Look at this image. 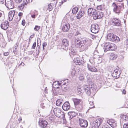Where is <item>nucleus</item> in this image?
Listing matches in <instances>:
<instances>
[{
    "instance_id": "nucleus-16",
    "label": "nucleus",
    "mask_w": 128,
    "mask_h": 128,
    "mask_svg": "<svg viewBox=\"0 0 128 128\" xmlns=\"http://www.w3.org/2000/svg\"><path fill=\"white\" fill-rule=\"evenodd\" d=\"M70 106L69 103L68 102H66L64 103L62 105V108L65 111H67L70 108Z\"/></svg>"
},
{
    "instance_id": "nucleus-24",
    "label": "nucleus",
    "mask_w": 128,
    "mask_h": 128,
    "mask_svg": "<svg viewBox=\"0 0 128 128\" xmlns=\"http://www.w3.org/2000/svg\"><path fill=\"white\" fill-rule=\"evenodd\" d=\"M84 11L80 10L78 13L76 18L78 19H79L82 16L84 15Z\"/></svg>"
},
{
    "instance_id": "nucleus-20",
    "label": "nucleus",
    "mask_w": 128,
    "mask_h": 128,
    "mask_svg": "<svg viewBox=\"0 0 128 128\" xmlns=\"http://www.w3.org/2000/svg\"><path fill=\"white\" fill-rule=\"evenodd\" d=\"M8 22L7 21L3 22L0 25L1 28L4 30H6L8 28Z\"/></svg>"
},
{
    "instance_id": "nucleus-7",
    "label": "nucleus",
    "mask_w": 128,
    "mask_h": 128,
    "mask_svg": "<svg viewBox=\"0 0 128 128\" xmlns=\"http://www.w3.org/2000/svg\"><path fill=\"white\" fill-rule=\"evenodd\" d=\"M94 13L92 14V16L93 19L95 20L101 18L103 16V13L102 12L97 11L96 10Z\"/></svg>"
},
{
    "instance_id": "nucleus-51",
    "label": "nucleus",
    "mask_w": 128,
    "mask_h": 128,
    "mask_svg": "<svg viewBox=\"0 0 128 128\" xmlns=\"http://www.w3.org/2000/svg\"><path fill=\"white\" fill-rule=\"evenodd\" d=\"M126 47H128V39H127L126 40Z\"/></svg>"
},
{
    "instance_id": "nucleus-57",
    "label": "nucleus",
    "mask_w": 128,
    "mask_h": 128,
    "mask_svg": "<svg viewBox=\"0 0 128 128\" xmlns=\"http://www.w3.org/2000/svg\"><path fill=\"white\" fill-rule=\"evenodd\" d=\"M34 36V34L33 36H32V35H31L30 37V39H29V40H31L32 38H33V36Z\"/></svg>"
},
{
    "instance_id": "nucleus-14",
    "label": "nucleus",
    "mask_w": 128,
    "mask_h": 128,
    "mask_svg": "<svg viewBox=\"0 0 128 128\" xmlns=\"http://www.w3.org/2000/svg\"><path fill=\"white\" fill-rule=\"evenodd\" d=\"M90 64H88L87 67L89 70L90 71L93 72H97V69L94 66L92 65V62L90 60Z\"/></svg>"
},
{
    "instance_id": "nucleus-26",
    "label": "nucleus",
    "mask_w": 128,
    "mask_h": 128,
    "mask_svg": "<svg viewBox=\"0 0 128 128\" xmlns=\"http://www.w3.org/2000/svg\"><path fill=\"white\" fill-rule=\"evenodd\" d=\"M75 107L78 111H81L83 108L82 102L75 106Z\"/></svg>"
},
{
    "instance_id": "nucleus-6",
    "label": "nucleus",
    "mask_w": 128,
    "mask_h": 128,
    "mask_svg": "<svg viewBox=\"0 0 128 128\" xmlns=\"http://www.w3.org/2000/svg\"><path fill=\"white\" fill-rule=\"evenodd\" d=\"M68 80L67 79V80H66L64 81H61V82L59 83L58 82H53V86H60L62 85V88L63 87L64 88L63 89V90L65 91V87H64V86L66 85V86L68 85L69 83L68 82Z\"/></svg>"
},
{
    "instance_id": "nucleus-37",
    "label": "nucleus",
    "mask_w": 128,
    "mask_h": 128,
    "mask_svg": "<svg viewBox=\"0 0 128 128\" xmlns=\"http://www.w3.org/2000/svg\"><path fill=\"white\" fill-rule=\"evenodd\" d=\"M102 56L100 55V56H99L98 55L97 57L98 58V60L100 61V62H102Z\"/></svg>"
},
{
    "instance_id": "nucleus-62",
    "label": "nucleus",
    "mask_w": 128,
    "mask_h": 128,
    "mask_svg": "<svg viewBox=\"0 0 128 128\" xmlns=\"http://www.w3.org/2000/svg\"><path fill=\"white\" fill-rule=\"evenodd\" d=\"M35 14H36V15H38V12L37 11H36L35 12Z\"/></svg>"
},
{
    "instance_id": "nucleus-4",
    "label": "nucleus",
    "mask_w": 128,
    "mask_h": 128,
    "mask_svg": "<svg viewBox=\"0 0 128 128\" xmlns=\"http://www.w3.org/2000/svg\"><path fill=\"white\" fill-rule=\"evenodd\" d=\"M54 112L55 115L58 118H62L64 116V113L62 112L59 108H54Z\"/></svg>"
},
{
    "instance_id": "nucleus-48",
    "label": "nucleus",
    "mask_w": 128,
    "mask_h": 128,
    "mask_svg": "<svg viewBox=\"0 0 128 128\" xmlns=\"http://www.w3.org/2000/svg\"><path fill=\"white\" fill-rule=\"evenodd\" d=\"M94 106V103L92 102V105H90V108H93Z\"/></svg>"
},
{
    "instance_id": "nucleus-19",
    "label": "nucleus",
    "mask_w": 128,
    "mask_h": 128,
    "mask_svg": "<svg viewBox=\"0 0 128 128\" xmlns=\"http://www.w3.org/2000/svg\"><path fill=\"white\" fill-rule=\"evenodd\" d=\"M62 48L64 49V47L66 48L69 45V42L68 40L66 39H64L62 41Z\"/></svg>"
},
{
    "instance_id": "nucleus-5",
    "label": "nucleus",
    "mask_w": 128,
    "mask_h": 128,
    "mask_svg": "<svg viewBox=\"0 0 128 128\" xmlns=\"http://www.w3.org/2000/svg\"><path fill=\"white\" fill-rule=\"evenodd\" d=\"M110 24L113 26H119L121 24V22L116 18H112L110 22Z\"/></svg>"
},
{
    "instance_id": "nucleus-46",
    "label": "nucleus",
    "mask_w": 128,
    "mask_h": 128,
    "mask_svg": "<svg viewBox=\"0 0 128 128\" xmlns=\"http://www.w3.org/2000/svg\"><path fill=\"white\" fill-rule=\"evenodd\" d=\"M26 24L25 21L24 20H23L22 22V24L23 26H24Z\"/></svg>"
},
{
    "instance_id": "nucleus-64",
    "label": "nucleus",
    "mask_w": 128,
    "mask_h": 128,
    "mask_svg": "<svg viewBox=\"0 0 128 128\" xmlns=\"http://www.w3.org/2000/svg\"><path fill=\"white\" fill-rule=\"evenodd\" d=\"M66 1H67V0H64L63 1H64V2H66Z\"/></svg>"
},
{
    "instance_id": "nucleus-54",
    "label": "nucleus",
    "mask_w": 128,
    "mask_h": 128,
    "mask_svg": "<svg viewBox=\"0 0 128 128\" xmlns=\"http://www.w3.org/2000/svg\"><path fill=\"white\" fill-rule=\"evenodd\" d=\"M33 51H30L28 52V53L30 54L31 55L33 53Z\"/></svg>"
},
{
    "instance_id": "nucleus-43",
    "label": "nucleus",
    "mask_w": 128,
    "mask_h": 128,
    "mask_svg": "<svg viewBox=\"0 0 128 128\" xmlns=\"http://www.w3.org/2000/svg\"><path fill=\"white\" fill-rule=\"evenodd\" d=\"M36 46V42H34L32 46V48L33 49H34L35 48Z\"/></svg>"
},
{
    "instance_id": "nucleus-17",
    "label": "nucleus",
    "mask_w": 128,
    "mask_h": 128,
    "mask_svg": "<svg viewBox=\"0 0 128 128\" xmlns=\"http://www.w3.org/2000/svg\"><path fill=\"white\" fill-rule=\"evenodd\" d=\"M121 74L120 71L118 70H114L112 73V75L115 78H119Z\"/></svg>"
},
{
    "instance_id": "nucleus-35",
    "label": "nucleus",
    "mask_w": 128,
    "mask_h": 128,
    "mask_svg": "<svg viewBox=\"0 0 128 128\" xmlns=\"http://www.w3.org/2000/svg\"><path fill=\"white\" fill-rule=\"evenodd\" d=\"M76 71L74 70H72L71 71V75L73 76L75 75Z\"/></svg>"
},
{
    "instance_id": "nucleus-2",
    "label": "nucleus",
    "mask_w": 128,
    "mask_h": 128,
    "mask_svg": "<svg viewBox=\"0 0 128 128\" xmlns=\"http://www.w3.org/2000/svg\"><path fill=\"white\" fill-rule=\"evenodd\" d=\"M104 46V52L108 50H114L117 48L115 44L109 42L105 43Z\"/></svg>"
},
{
    "instance_id": "nucleus-58",
    "label": "nucleus",
    "mask_w": 128,
    "mask_h": 128,
    "mask_svg": "<svg viewBox=\"0 0 128 128\" xmlns=\"http://www.w3.org/2000/svg\"><path fill=\"white\" fill-rule=\"evenodd\" d=\"M2 16H3L2 13L0 12V18Z\"/></svg>"
},
{
    "instance_id": "nucleus-8",
    "label": "nucleus",
    "mask_w": 128,
    "mask_h": 128,
    "mask_svg": "<svg viewBox=\"0 0 128 128\" xmlns=\"http://www.w3.org/2000/svg\"><path fill=\"white\" fill-rule=\"evenodd\" d=\"M92 87L88 88L87 85H85L84 86V90L86 92L88 95H90L92 92H94V89H93Z\"/></svg>"
},
{
    "instance_id": "nucleus-63",
    "label": "nucleus",
    "mask_w": 128,
    "mask_h": 128,
    "mask_svg": "<svg viewBox=\"0 0 128 128\" xmlns=\"http://www.w3.org/2000/svg\"><path fill=\"white\" fill-rule=\"evenodd\" d=\"M64 2L63 1H62V2L61 4H62L64 3Z\"/></svg>"
},
{
    "instance_id": "nucleus-39",
    "label": "nucleus",
    "mask_w": 128,
    "mask_h": 128,
    "mask_svg": "<svg viewBox=\"0 0 128 128\" xmlns=\"http://www.w3.org/2000/svg\"><path fill=\"white\" fill-rule=\"evenodd\" d=\"M123 128H128V123L124 124V125Z\"/></svg>"
},
{
    "instance_id": "nucleus-38",
    "label": "nucleus",
    "mask_w": 128,
    "mask_h": 128,
    "mask_svg": "<svg viewBox=\"0 0 128 128\" xmlns=\"http://www.w3.org/2000/svg\"><path fill=\"white\" fill-rule=\"evenodd\" d=\"M40 28V26H36L34 29L36 31H38Z\"/></svg>"
},
{
    "instance_id": "nucleus-49",
    "label": "nucleus",
    "mask_w": 128,
    "mask_h": 128,
    "mask_svg": "<svg viewBox=\"0 0 128 128\" xmlns=\"http://www.w3.org/2000/svg\"><path fill=\"white\" fill-rule=\"evenodd\" d=\"M9 53L8 52H7L4 53V56H7L9 55Z\"/></svg>"
},
{
    "instance_id": "nucleus-3",
    "label": "nucleus",
    "mask_w": 128,
    "mask_h": 128,
    "mask_svg": "<svg viewBox=\"0 0 128 128\" xmlns=\"http://www.w3.org/2000/svg\"><path fill=\"white\" fill-rule=\"evenodd\" d=\"M107 38L109 40L116 42H118L120 41L119 38L112 33L108 34L107 36Z\"/></svg>"
},
{
    "instance_id": "nucleus-11",
    "label": "nucleus",
    "mask_w": 128,
    "mask_h": 128,
    "mask_svg": "<svg viewBox=\"0 0 128 128\" xmlns=\"http://www.w3.org/2000/svg\"><path fill=\"white\" fill-rule=\"evenodd\" d=\"M112 6L113 8L114 12L119 14L121 10L120 7L118 6L116 3L114 2L112 3Z\"/></svg>"
},
{
    "instance_id": "nucleus-1",
    "label": "nucleus",
    "mask_w": 128,
    "mask_h": 128,
    "mask_svg": "<svg viewBox=\"0 0 128 128\" xmlns=\"http://www.w3.org/2000/svg\"><path fill=\"white\" fill-rule=\"evenodd\" d=\"M92 44L90 40H88L84 38H76L72 42V44L77 48H84V50L87 49L88 47Z\"/></svg>"
},
{
    "instance_id": "nucleus-32",
    "label": "nucleus",
    "mask_w": 128,
    "mask_h": 128,
    "mask_svg": "<svg viewBox=\"0 0 128 128\" xmlns=\"http://www.w3.org/2000/svg\"><path fill=\"white\" fill-rule=\"evenodd\" d=\"M78 8L77 7H74L72 10V12L74 14H76L78 11Z\"/></svg>"
},
{
    "instance_id": "nucleus-33",
    "label": "nucleus",
    "mask_w": 128,
    "mask_h": 128,
    "mask_svg": "<svg viewBox=\"0 0 128 128\" xmlns=\"http://www.w3.org/2000/svg\"><path fill=\"white\" fill-rule=\"evenodd\" d=\"M79 80L81 81H83L84 79V77L82 74H80L79 78Z\"/></svg>"
},
{
    "instance_id": "nucleus-27",
    "label": "nucleus",
    "mask_w": 128,
    "mask_h": 128,
    "mask_svg": "<svg viewBox=\"0 0 128 128\" xmlns=\"http://www.w3.org/2000/svg\"><path fill=\"white\" fill-rule=\"evenodd\" d=\"M96 10L92 8H89L88 10V14L90 16L91 15H92V14H94Z\"/></svg>"
},
{
    "instance_id": "nucleus-34",
    "label": "nucleus",
    "mask_w": 128,
    "mask_h": 128,
    "mask_svg": "<svg viewBox=\"0 0 128 128\" xmlns=\"http://www.w3.org/2000/svg\"><path fill=\"white\" fill-rule=\"evenodd\" d=\"M97 9L98 10H102L103 9L102 5H100L97 6Z\"/></svg>"
},
{
    "instance_id": "nucleus-52",
    "label": "nucleus",
    "mask_w": 128,
    "mask_h": 128,
    "mask_svg": "<svg viewBox=\"0 0 128 128\" xmlns=\"http://www.w3.org/2000/svg\"><path fill=\"white\" fill-rule=\"evenodd\" d=\"M4 2V0H0V4H2Z\"/></svg>"
},
{
    "instance_id": "nucleus-60",
    "label": "nucleus",
    "mask_w": 128,
    "mask_h": 128,
    "mask_svg": "<svg viewBox=\"0 0 128 128\" xmlns=\"http://www.w3.org/2000/svg\"><path fill=\"white\" fill-rule=\"evenodd\" d=\"M22 119L21 118H20L18 119V120L19 121H20L22 120Z\"/></svg>"
},
{
    "instance_id": "nucleus-29",
    "label": "nucleus",
    "mask_w": 128,
    "mask_h": 128,
    "mask_svg": "<svg viewBox=\"0 0 128 128\" xmlns=\"http://www.w3.org/2000/svg\"><path fill=\"white\" fill-rule=\"evenodd\" d=\"M63 101V100L62 98L58 99L56 102V105L58 106H60L62 104Z\"/></svg>"
},
{
    "instance_id": "nucleus-59",
    "label": "nucleus",
    "mask_w": 128,
    "mask_h": 128,
    "mask_svg": "<svg viewBox=\"0 0 128 128\" xmlns=\"http://www.w3.org/2000/svg\"><path fill=\"white\" fill-rule=\"evenodd\" d=\"M64 117V116L63 118H63L64 122H65V121H66V119H64L65 118Z\"/></svg>"
},
{
    "instance_id": "nucleus-10",
    "label": "nucleus",
    "mask_w": 128,
    "mask_h": 128,
    "mask_svg": "<svg viewBox=\"0 0 128 128\" xmlns=\"http://www.w3.org/2000/svg\"><path fill=\"white\" fill-rule=\"evenodd\" d=\"M79 124L80 126L83 128H86L88 126V122L86 120L82 118H80Z\"/></svg>"
},
{
    "instance_id": "nucleus-21",
    "label": "nucleus",
    "mask_w": 128,
    "mask_h": 128,
    "mask_svg": "<svg viewBox=\"0 0 128 128\" xmlns=\"http://www.w3.org/2000/svg\"><path fill=\"white\" fill-rule=\"evenodd\" d=\"M74 62L76 64L79 65H80L83 62L82 61L80 60L79 57L75 58L74 60Z\"/></svg>"
},
{
    "instance_id": "nucleus-15",
    "label": "nucleus",
    "mask_w": 128,
    "mask_h": 128,
    "mask_svg": "<svg viewBox=\"0 0 128 128\" xmlns=\"http://www.w3.org/2000/svg\"><path fill=\"white\" fill-rule=\"evenodd\" d=\"M38 124L41 127L44 128L47 126L48 123L46 120H42L39 121Z\"/></svg>"
},
{
    "instance_id": "nucleus-40",
    "label": "nucleus",
    "mask_w": 128,
    "mask_h": 128,
    "mask_svg": "<svg viewBox=\"0 0 128 128\" xmlns=\"http://www.w3.org/2000/svg\"><path fill=\"white\" fill-rule=\"evenodd\" d=\"M45 104L44 103H42L40 104V106L43 108H44L45 107Z\"/></svg>"
},
{
    "instance_id": "nucleus-25",
    "label": "nucleus",
    "mask_w": 128,
    "mask_h": 128,
    "mask_svg": "<svg viewBox=\"0 0 128 128\" xmlns=\"http://www.w3.org/2000/svg\"><path fill=\"white\" fill-rule=\"evenodd\" d=\"M68 114L70 116V118L71 119L73 117L76 116L78 114L77 113L73 111L69 112Z\"/></svg>"
},
{
    "instance_id": "nucleus-23",
    "label": "nucleus",
    "mask_w": 128,
    "mask_h": 128,
    "mask_svg": "<svg viewBox=\"0 0 128 128\" xmlns=\"http://www.w3.org/2000/svg\"><path fill=\"white\" fill-rule=\"evenodd\" d=\"M15 11H12L8 13V18L10 21H12L14 16Z\"/></svg>"
},
{
    "instance_id": "nucleus-36",
    "label": "nucleus",
    "mask_w": 128,
    "mask_h": 128,
    "mask_svg": "<svg viewBox=\"0 0 128 128\" xmlns=\"http://www.w3.org/2000/svg\"><path fill=\"white\" fill-rule=\"evenodd\" d=\"M48 10L49 11H51L53 9V7L51 4H49L48 5Z\"/></svg>"
},
{
    "instance_id": "nucleus-22",
    "label": "nucleus",
    "mask_w": 128,
    "mask_h": 128,
    "mask_svg": "<svg viewBox=\"0 0 128 128\" xmlns=\"http://www.w3.org/2000/svg\"><path fill=\"white\" fill-rule=\"evenodd\" d=\"M73 100L75 107L82 102V100L76 98H73Z\"/></svg>"
},
{
    "instance_id": "nucleus-13",
    "label": "nucleus",
    "mask_w": 128,
    "mask_h": 128,
    "mask_svg": "<svg viewBox=\"0 0 128 128\" xmlns=\"http://www.w3.org/2000/svg\"><path fill=\"white\" fill-rule=\"evenodd\" d=\"M99 29V26L97 24L92 25L90 28L91 31L94 34L97 33L98 32Z\"/></svg>"
},
{
    "instance_id": "nucleus-9",
    "label": "nucleus",
    "mask_w": 128,
    "mask_h": 128,
    "mask_svg": "<svg viewBox=\"0 0 128 128\" xmlns=\"http://www.w3.org/2000/svg\"><path fill=\"white\" fill-rule=\"evenodd\" d=\"M6 6L9 9L14 8V2L11 0H5Z\"/></svg>"
},
{
    "instance_id": "nucleus-30",
    "label": "nucleus",
    "mask_w": 128,
    "mask_h": 128,
    "mask_svg": "<svg viewBox=\"0 0 128 128\" xmlns=\"http://www.w3.org/2000/svg\"><path fill=\"white\" fill-rule=\"evenodd\" d=\"M120 117L124 119V121L128 122V116L123 114L121 115Z\"/></svg>"
},
{
    "instance_id": "nucleus-45",
    "label": "nucleus",
    "mask_w": 128,
    "mask_h": 128,
    "mask_svg": "<svg viewBox=\"0 0 128 128\" xmlns=\"http://www.w3.org/2000/svg\"><path fill=\"white\" fill-rule=\"evenodd\" d=\"M40 48V47H38V49H37L36 50V54H38L40 53L39 50V49Z\"/></svg>"
},
{
    "instance_id": "nucleus-12",
    "label": "nucleus",
    "mask_w": 128,
    "mask_h": 128,
    "mask_svg": "<svg viewBox=\"0 0 128 128\" xmlns=\"http://www.w3.org/2000/svg\"><path fill=\"white\" fill-rule=\"evenodd\" d=\"M102 120L99 119L96 120L93 123L92 125V128H98L99 126L102 122Z\"/></svg>"
},
{
    "instance_id": "nucleus-41",
    "label": "nucleus",
    "mask_w": 128,
    "mask_h": 128,
    "mask_svg": "<svg viewBox=\"0 0 128 128\" xmlns=\"http://www.w3.org/2000/svg\"><path fill=\"white\" fill-rule=\"evenodd\" d=\"M118 6L119 7H120V8L121 9L122 8L124 7V4L122 3L119 4V5Z\"/></svg>"
},
{
    "instance_id": "nucleus-28",
    "label": "nucleus",
    "mask_w": 128,
    "mask_h": 128,
    "mask_svg": "<svg viewBox=\"0 0 128 128\" xmlns=\"http://www.w3.org/2000/svg\"><path fill=\"white\" fill-rule=\"evenodd\" d=\"M117 57V56L116 54L113 53L110 54L109 58L110 59L112 60H115Z\"/></svg>"
},
{
    "instance_id": "nucleus-50",
    "label": "nucleus",
    "mask_w": 128,
    "mask_h": 128,
    "mask_svg": "<svg viewBox=\"0 0 128 128\" xmlns=\"http://www.w3.org/2000/svg\"><path fill=\"white\" fill-rule=\"evenodd\" d=\"M47 45V44L46 42H44L42 44V46H46Z\"/></svg>"
},
{
    "instance_id": "nucleus-47",
    "label": "nucleus",
    "mask_w": 128,
    "mask_h": 128,
    "mask_svg": "<svg viewBox=\"0 0 128 128\" xmlns=\"http://www.w3.org/2000/svg\"><path fill=\"white\" fill-rule=\"evenodd\" d=\"M78 92H79V93H82V90L80 88H78Z\"/></svg>"
},
{
    "instance_id": "nucleus-44",
    "label": "nucleus",
    "mask_w": 128,
    "mask_h": 128,
    "mask_svg": "<svg viewBox=\"0 0 128 128\" xmlns=\"http://www.w3.org/2000/svg\"><path fill=\"white\" fill-rule=\"evenodd\" d=\"M22 0H14L16 3H19L21 2Z\"/></svg>"
},
{
    "instance_id": "nucleus-55",
    "label": "nucleus",
    "mask_w": 128,
    "mask_h": 128,
    "mask_svg": "<svg viewBox=\"0 0 128 128\" xmlns=\"http://www.w3.org/2000/svg\"><path fill=\"white\" fill-rule=\"evenodd\" d=\"M122 93L124 94H126V91L125 90H123L122 91Z\"/></svg>"
},
{
    "instance_id": "nucleus-56",
    "label": "nucleus",
    "mask_w": 128,
    "mask_h": 128,
    "mask_svg": "<svg viewBox=\"0 0 128 128\" xmlns=\"http://www.w3.org/2000/svg\"><path fill=\"white\" fill-rule=\"evenodd\" d=\"M35 16L36 15L34 14L31 15V17L32 18H35Z\"/></svg>"
},
{
    "instance_id": "nucleus-53",
    "label": "nucleus",
    "mask_w": 128,
    "mask_h": 128,
    "mask_svg": "<svg viewBox=\"0 0 128 128\" xmlns=\"http://www.w3.org/2000/svg\"><path fill=\"white\" fill-rule=\"evenodd\" d=\"M23 14L22 12H20L18 13V15L19 16H22Z\"/></svg>"
},
{
    "instance_id": "nucleus-42",
    "label": "nucleus",
    "mask_w": 128,
    "mask_h": 128,
    "mask_svg": "<svg viewBox=\"0 0 128 128\" xmlns=\"http://www.w3.org/2000/svg\"><path fill=\"white\" fill-rule=\"evenodd\" d=\"M24 63L23 62H22L19 65L18 67L19 68H22V66H24Z\"/></svg>"
},
{
    "instance_id": "nucleus-18",
    "label": "nucleus",
    "mask_w": 128,
    "mask_h": 128,
    "mask_svg": "<svg viewBox=\"0 0 128 128\" xmlns=\"http://www.w3.org/2000/svg\"><path fill=\"white\" fill-rule=\"evenodd\" d=\"M70 28V24L68 23H65L63 25L62 27L63 31L64 32H66L69 30Z\"/></svg>"
},
{
    "instance_id": "nucleus-61",
    "label": "nucleus",
    "mask_w": 128,
    "mask_h": 128,
    "mask_svg": "<svg viewBox=\"0 0 128 128\" xmlns=\"http://www.w3.org/2000/svg\"><path fill=\"white\" fill-rule=\"evenodd\" d=\"M92 36V38L93 39H94V38H95V36H94V35H93V36Z\"/></svg>"
},
{
    "instance_id": "nucleus-31",
    "label": "nucleus",
    "mask_w": 128,
    "mask_h": 128,
    "mask_svg": "<svg viewBox=\"0 0 128 128\" xmlns=\"http://www.w3.org/2000/svg\"><path fill=\"white\" fill-rule=\"evenodd\" d=\"M26 4V3L24 2V3H23L22 4H21L20 5L18 6V9L20 10H22L24 6V4Z\"/></svg>"
}]
</instances>
